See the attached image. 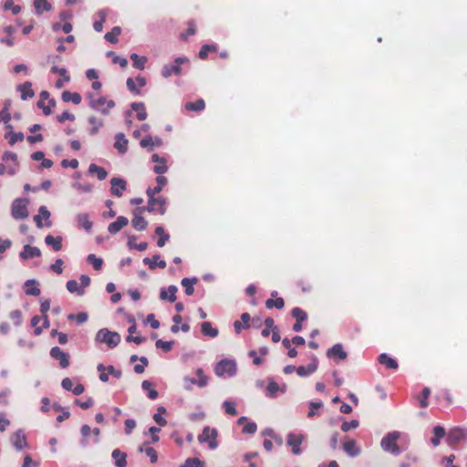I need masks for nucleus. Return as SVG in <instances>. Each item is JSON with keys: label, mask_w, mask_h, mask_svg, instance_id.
I'll return each instance as SVG.
<instances>
[{"label": "nucleus", "mask_w": 467, "mask_h": 467, "mask_svg": "<svg viewBox=\"0 0 467 467\" xmlns=\"http://www.w3.org/2000/svg\"><path fill=\"white\" fill-rule=\"evenodd\" d=\"M157 185L153 188L149 187L146 191L148 196V205L147 211L150 213L155 212V202H161V214H164L166 213V202L167 200L163 197H155L156 194L161 192L162 187L167 184V178L159 175L156 177Z\"/></svg>", "instance_id": "obj_1"}, {"label": "nucleus", "mask_w": 467, "mask_h": 467, "mask_svg": "<svg viewBox=\"0 0 467 467\" xmlns=\"http://www.w3.org/2000/svg\"><path fill=\"white\" fill-rule=\"evenodd\" d=\"M19 169V162L17 155L12 151H5L2 156V162L0 163V174L15 175Z\"/></svg>", "instance_id": "obj_2"}, {"label": "nucleus", "mask_w": 467, "mask_h": 467, "mask_svg": "<svg viewBox=\"0 0 467 467\" xmlns=\"http://www.w3.org/2000/svg\"><path fill=\"white\" fill-rule=\"evenodd\" d=\"M400 437V432L394 431L387 433L380 441L381 449L394 456H398L401 453V449L398 445V440Z\"/></svg>", "instance_id": "obj_3"}, {"label": "nucleus", "mask_w": 467, "mask_h": 467, "mask_svg": "<svg viewBox=\"0 0 467 467\" xmlns=\"http://www.w3.org/2000/svg\"><path fill=\"white\" fill-rule=\"evenodd\" d=\"M120 339V335L118 332L110 331L108 328L99 329L96 335V341L107 344L109 348H116Z\"/></svg>", "instance_id": "obj_4"}, {"label": "nucleus", "mask_w": 467, "mask_h": 467, "mask_svg": "<svg viewBox=\"0 0 467 467\" xmlns=\"http://www.w3.org/2000/svg\"><path fill=\"white\" fill-rule=\"evenodd\" d=\"M218 431L214 428L205 426L201 434L198 435V441L200 443H208L210 450H215L218 447Z\"/></svg>", "instance_id": "obj_5"}, {"label": "nucleus", "mask_w": 467, "mask_h": 467, "mask_svg": "<svg viewBox=\"0 0 467 467\" xmlns=\"http://www.w3.org/2000/svg\"><path fill=\"white\" fill-rule=\"evenodd\" d=\"M28 200L26 198H16L11 205V214L16 220H22L28 217Z\"/></svg>", "instance_id": "obj_6"}, {"label": "nucleus", "mask_w": 467, "mask_h": 467, "mask_svg": "<svg viewBox=\"0 0 467 467\" xmlns=\"http://www.w3.org/2000/svg\"><path fill=\"white\" fill-rule=\"evenodd\" d=\"M214 372L218 377H233L236 373V363L233 359H222L216 364Z\"/></svg>", "instance_id": "obj_7"}, {"label": "nucleus", "mask_w": 467, "mask_h": 467, "mask_svg": "<svg viewBox=\"0 0 467 467\" xmlns=\"http://www.w3.org/2000/svg\"><path fill=\"white\" fill-rule=\"evenodd\" d=\"M461 441L467 442V429L454 427L447 434V442L450 446H455Z\"/></svg>", "instance_id": "obj_8"}, {"label": "nucleus", "mask_w": 467, "mask_h": 467, "mask_svg": "<svg viewBox=\"0 0 467 467\" xmlns=\"http://www.w3.org/2000/svg\"><path fill=\"white\" fill-rule=\"evenodd\" d=\"M306 436L302 433L289 432L286 436V443L291 447L292 453L300 455L302 449L300 448L302 442L305 441Z\"/></svg>", "instance_id": "obj_9"}, {"label": "nucleus", "mask_w": 467, "mask_h": 467, "mask_svg": "<svg viewBox=\"0 0 467 467\" xmlns=\"http://www.w3.org/2000/svg\"><path fill=\"white\" fill-rule=\"evenodd\" d=\"M175 65H165L161 69V75L163 78H168L172 75H180L182 72L181 65L188 62V58L186 57H177L175 59Z\"/></svg>", "instance_id": "obj_10"}, {"label": "nucleus", "mask_w": 467, "mask_h": 467, "mask_svg": "<svg viewBox=\"0 0 467 467\" xmlns=\"http://www.w3.org/2000/svg\"><path fill=\"white\" fill-rule=\"evenodd\" d=\"M327 357L335 361L344 360L348 358V353L345 351L341 343L333 345L327 350Z\"/></svg>", "instance_id": "obj_11"}, {"label": "nucleus", "mask_w": 467, "mask_h": 467, "mask_svg": "<svg viewBox=\"0 0 467 467\" xmlns=\"http://www.w3.org/2000/svg\"><path fill=\"white\" fill-rule=\"evenodd\" d=\"M89 105L91 108L100 110L104 114H107L109 109L114 108L115 102L113 100H108L104 97H100L97 99H91Z\"/></svg>", "instance_id": "obj_12"}, {"label": "nucleus", "mask_w": 467, "mask_h": 467, "mask_svg": "<svg viewBox=\"0 0 467 467\" xmlns=\"http://www.w3.org/2000/svg\"><path fill=\"white\" fill-rule=\"evenodd\" d=\"M110 193L116 197H121L127 189V182L124 179L114 177L110 180Z\"/></svg>", "instance_id": "obj_13"}, {"label": "nucleus", "mask_w": 467, "mask_h": 467, "mask_svg": "<svg viewBox=\"0 0 467 467\" xmlns=\"http://www.w3.org/2000/svg\"><path fill=\"white\" fill-rule=\"evenodd\" d=\"M50 356L59 362L61 368H66L69 366V355L58 347H53L50 350Z\"/></svg>", "instance_id": "obj_14"}, {"label": "nucleus", "mask_w": 467, "mask_h": 467, "mask_svg": "<svg viewBox=\"0 0 467 467\" xmlns=\"http://www.w3.org/2000/svg\"><path fill=\"white\" fill-rule=\"evenodd\" d=\"M318 367V359L313 355L311 358V362L306 366H299L296 368V373L301 378H306L313 374L317 371Z\"/></svg>", "instance_id": "obj_15"}, {"label": "nucleus", "mask_w": 467, "mask_h": 467, "mask_svg": "<svg viewBox=\"0 0 467 467\" xmlns=\"http://www.w3.org/2000/svg\"><path fill=\"white\" fill-rule=\"evenodd\" d=\"M12 445L16 451H22L27 447L26 437L22 430H17L10 438Z\"/></svg>", "instance_id": "obj_16"}, {"label": "nucleus", "mask_w": 467, "mask_h": 467, "mask_svg": "<svg viewBox=\"0 0 467 467\" xmlns=\"http://www.w3.org/2000/svg\"><path fill=\"white\" fill-rule=\"evenodd\" d=\"M144 210H147V207L138 208L134 211V218L131 220V224L137 231H143L148 226L146 219L140 215Z\"/></svg>", "instance_id": "obj_17"}, {"label": "nucleus", "mask_w": 467, "mask_h": 467, "mask_svg": "<svg viewBox=\"0 0 467 467\" xmlns=\"http://www.w3.org/2000/svg\"><path fill=\"white\" fill-rule=\"evenodd\" d=\"M39 256H41L40 249L36 246H31L29 244L24 245L23 250L19 254V257L22 260H28Z\"/></svg>", "instance_id": "obj_18"}, {"label": "nucleus", "mask_w": 467, "mask_h": 467, "mask_svg": "<svg viewBox=\"0 0 467 467\" xmlns=\"http://www.w3.org/2000/svg\"><path fill=\"white\" fill-rule=\"evenodd\" d=\"M285 390L286 386L285 384L282 387H280L275 381L270 379L266 387L265 392L267 397L274 399L277 397L278 392L285 393Z\"/></svg>", "instance_id": "obj_19"}, {"label": "nucleus", "mask_w": 467, "mask_h": 467, "mask_svg": "<svg viewBox=\"0 0 467 467\" xmlns=\"http://www.w3.org/2000/svg\"><path fill=\"white\" fill-rule=\"evenodd\" d=\"M151 161L156 163L153 167V171L155 173L162 175L168 171L165 158L160 157L158 154H152Z\"/></svg>", "instance_id": "obj_20"}, {"label": "nucleus", "mask_w": 467, "mask_h": 467, "mask_svg": "<svg viewBox=\"0 0 467 467\" xmlns=\"http://www.w3.org/2000/svg\"><path fill=\"white\" fill-rule=\"evenodd\" d=\"M129 220L125 216H119L116 221L109 223L108 226V231L111 234H118L123 227L128 225Z\"/></svg>", "instance_id": "obj_21"}, {"label": "nucleus", "mask_w": 467, "mask_h": 467, "mask_svg": "<svg viewBox=\"0 0 467 467\" xmlns=\"http://www.w3.org/2000/svg\"><path fill=\"white\" fill-rule=\"evenodd\" d=\"M177 291L178 288L174 285H169L167 289L161 288L160 292V298L169 302H175Z\"/></svg>", "instance_id": "obj_22"}, {"label": "nucleus", "mask_w": 467, "mask_h": 467, "mask_svg": "<svg viewBox=\"0 0 467 467\" xmlns=\"http://www.w3.org/2000/svg\"><path fill=\"white\" fill-rule=\"evenodd\" d=\"M5 129L8 130L5 132V137L10 145H14L16 142H22L24 140V134L22 132H13L11 125H6Z\"/></svg>", "instance_id": "obj_23"}, {"label": "nucleus", "mask_w": 467, "mask_h": 467, "mask_svg": "<svg viewBox=\"0 0 467 467\" xmlns=\"http://www.w3.org/2000/svg\"><path fill=\"white\" fill-rule=\"evenodd\" d=\"M39 283L36 279H28L25 282V293L27 296H38L41 293Z\"/></svg>", "instance_id": "obj_24"}, {"label": "nucleus", "mask_w": 467, "mask_h": 467, "mask_svg": "<svg viewBox=\"0 0 467 467\" xmlns=\"http://www.w3.org/2000/svg\"><path fill=\"white\" fill-rule=\"evenodd\" d=\"M251 317L248 313H243L241 315V321L236 320L234 322V327L236 334H240L242 329H247L250 327Z\"/></svg>", "instance_id": "obj_25"}, {"label": "nucleus", "mask_w": 467, "mask_h": 467, "mask_svg": "<svg viewBox=\"0 0 467 467\" xmlns=\"http://www.w3.org/2000/svg\"><path fill=\"white\" fill-rule=\"evenodd\" d=\"M111 457L114 459L115 467H127V453L121 451L119 449H115L111 452Z\"/></svg>", "instance_id": "obj_26"}, {"label": "nucleus", "mask_w": 467, "mask_h": 467, "mask_svg": "<svg viewBox=\"0 0 467 467\" xmlns=\"http://www.w3.org/2000/svg\"><path fill=\"white\" fill-rule=\"evenodd\" d=\"M342 448L350 457H356L360 453V449L357 446V442L354 440L343 442Z\"/></svg>", "instance_id": "obj_27"}, {"label": "nucleus", "mask_w": 467, "mask_h": 467, "mask_svg": "<svg viewBox=\"0 0 467 467\" xmlns=\"http://www.w3.org/2000/svg\"><path fill=\"white\" fill-rule=\"evenodd\" d=\"M143 263L149 265L150 269H154L156 267L163 269L166 267V262L164 260H160L159 254L153 255L152 258L145 257L143 259Z\"/></svg>", "instance_id": "obj_28"}, {"label": "nucleus", "mask_w": 467, "mask_h": 467, "mask_svg": "<svg viewBox=\"0 0 467 467\" xmlns=\"http://www.w3.org/2000/svg\"><path fill=\"white\" fill-rule=\"evenodd\" d=\"M378 360L381 365H384L386 368L390 369H397L399 367L397 360L390 358L386 353L380 354L378 358Z\"/></svg>", "instance_id": "obj_29"}, {"label": "nucleus", "mask_w": 467, "mask_h": 467, "mask_svg": "<svg viewBox=\"0 0 467 467\" xmlns=\"http://www.w3.org/2000/svg\"><path fill=\"white\" fill-rule=\"evenodd\" d=\"M88 171L89 174L96 175L99 181L105 180L108 176V171L103 167L99 166L95 163H91L88 166Z\"/></svg>", "instance_id": "obj_30"}, {"label": "nucleus", "mask_w": 467, "mask_h": 467, "mask_svg": "<svg viewBox=\"0 0 467 467\" xmlns=\"http://www.w3.org/2000/svg\"><path fill=\"white\" fill-rule=\"evenodd\" d=\"M62 241L63 239L61 236L54 237L53 235L48 234L45 237L46 244L51 246L56 252L62 249Z\"/></svg>", "instance_id": "obj_31"}, {"label": "nucleus", "mask_w": 467, "mask_h": 467, "mask_svg": "<svg viewBox=\"0 0 467 467\" xmlns=\"http://www.w3.org/2000/svg\"><path fill=\"white\" fill-rule=\"evenodd\" d=\"M205 109V101L202 99H198L193 102H187L184 105V109L186 111H195L200 112Z\"/></svg>", "instance_id": "obj_32"}, {"label": "nucleus", "mask_w": 467, "mask_h": 467, "mask_svg": "<svg viewBox=\"0 0 467 467\" xmlns=\"http://www.w3.org/2000/svg\"><path fill=\"white\" fill-rule=\"evenodd\" d=\"M131 109L136 112V117L139 120H145L147 119L146 108L142 102L132 103Z\"/></svg>", "instance_id": "obj_33"}, {"label": "nucleus", "mask_w": 467, "mask_h": 467, "mask_svg": "<svg viewBox=\"0 0 467 467\" xmlns=\"http://www.w3.org/2000/svg\"><path fill=\"white\" fill-rule=\"evenodd\" d=\"M62 99L65 102H73L75 105L80 104L82 98L79 93L78 92H70L68 90H65L62 93Z\"/></svg>", "instance_id": "obj_34"}, {"label": "nucleus", "mask_w": 467, "mask_h": 467, "mask_svg": "<svg viewBox=\"0 0 467 467\" xmlns=\"http://www.w3.org/2000/svg\"><path fill=\"white\" fill-rule=\"evenodd\" d=\"M201 331L204 336L216 337L219 334L217 328L213 327L211 322L205 321L201 324Z\"/></svg>", "instance_id": "obj_35"}, {"label": "nucleus", "mask_w": 467, "mask_h": 467, "mask_svg": "<svg viewBox=\"0 0 467 467\" xmlns=\"http://www.w3.org/2000/svg\"><path fill=\"white\" fill-rule=\"evenodd\" d=\"M78 223L82 226L86 231H90L93 223L89 220V216L88 213H78L76 217Z\"/></svg>", "instance_id": "obj_36"}, {"label": "nucleus", "mask_w": 467, "mask_h": 467, "mask_svg": "<svg viewBox=\"0 0 467 467\" xmlns=\"http://www.w3.org/2000/svg\"><path fill=\"white\" fill-rule=\"evenodd\" d=\"M18 89L20 90L21 92V99L26 100L29 98H33L35 93L32 89V84L31 82H25L24 84L20 85L18 87Z\"/></svg>", "instance_id": "obj_37"}, {"label": "nucleus", "mask_w": 467, "mask_h": 467, "mask_svg": "<svg viewBox=\"0 0 467 467\" xmlns=\"http://www.w3.org/2000/svg\"><path fill=\"white\" fill-rule=\"evenodd\" d=\"M143 390L147 391V396L150 400H156L159 396L158 391L153 389V383L149 380H143L141 383Z\"/></svg>", "instance_id": "obj_38"}, {"label": "nucleus", "mask_w": 467, "mask_h": 467, "mask_svg": "<svg viewBox=\"0 0 467 467\" xmlns=\"http://www.w3.org/2000/svg\"><path fill=\"white\" fill-rule=\"evenodd\" d=\"M66 287L67 291L71 294L76 293L78 296H80L85 294V290L78 285V281L76 280H68L66 284Z\"/></svg>", "instance_id": "obj_39"}, {"label": "nucleus", "mask_w": 467, "mask_h": 467, "mask_svg": "<svg viewBox=\"0 0 467 467\" xmlns=\"http://www.w3.org/2000/svg\"><path fill=\"white\" fill-rule=\"evenodd\" d=\"M198 279L196 277L189 278L184 277L182 278L181 284L185 288V294L187 296H192L194 292L193 285L196 284Z\"/></svg>", "instance_id": "obj_40"}, {"label": "nucleus", "mask_w": 467, "mask_h": 467, "mask_svg": "<svg viewBox=\"0 0 467 467\" xmlns=\"http://www.w3.org/2000/svg\"><path fill=\"white\" fill-rule=\"evenodd\" d=\"M34 7L37 15H41L43 12L51 10V4L47 0H35Z\"/></svg>", "instance_id": "obj_41"}, {"label": "nucleus", "mask_w": 467, "mask_h": 467, "mask_svg": "<svg viewBox=\"0 0 467 467\" xmlns=\"http://www.w3.org/2000/svg\"><path fill=\"white\" fill-rule=\"evenodd\" d=\"M130 59L132 60L133 67L138 69H144L145 64L148 61L146 57H140L135 53L130 55Z\"/></svg>", "instance_id": "obj_42"}, {"label": "nucleus", "mask_w": 467, "mask_h": 467, "mask_svg": "<svg viewBox=\"0 0 467 467\" xmlns=\"http://www.w3.org/2000/svg\"><path fill=\"white\" fill-rule=\"evenodd\" d=\"M324 406L321 400L318 401H310L309 402V410L307 413L308 418H313L319 414V410Z\"/></svg>", "instance_id": "obj_43"}, {"label": "nucleus", "mask_w": 467, "mask_h": 467, "mask_svg": "<svg viewBox=\"0 0 467 467\" xmlns=\"http://www.w3.org/2000/svg\"><path fill=\"white\" fill-rule=\"evenodd\" d=\"M217 51V46L216 45H210V44H206V45H203L200 51H199V54H198V57L204 60L208 57V54L210 52H215Z\"/></svg>", "instance_id": "obj_44"}, {"label": "nucleus", "mask_w": 467, "mask_h": 467, "mask_svg": "<svg viewBox=\"0 0 467 467\" xmlns=\"http://www.w3.org/2000/svg\"><path fill=\"white\" fill-rule=\"evenodd\" d=\"M121 33L119 26H114L109 32L105 35V39L112 44L118 42V37Z\"/></svg>", "instance_id": "obj_45"}, {"label": "nucleus", "mask_w": 467, "mask_h": 467, "mask_svg": "<svg viewBox=\"0 0 467 467\" xmlns=\"http://www.w3.org/2000/svg\"><path fill=\"white\" fill-rule=\"evenodd\" d=\"M291 315L294 318H296V322L298 323H302L307 318L306 312L297 306L292 309Z\"/></svg>", "instance_id": "obj_46"}, {"label": "nucleus", "mask_w": 467, "mask_h": 467, "mask_svg": "<svg viewBox=\"0 0 467 467\" xmlns=\"http://www.w3.org/2000/svg\"><path fill=\"white\" fill-rule=\"evenodd\" d=\"M285 306V301L282 297H278L276 299H267L265 302V306L268 309H272L273 307H275L277 309H282Z\"/></svg>", "instance_id": "obj_47"}, {"label": "nucleus", "mask_w": 467, "mask_h": 467, "mask_svg": "<svg viewBox=\"0 0 467 467\" xmlns=\"http://www.w3.org/2000/svg\"><path fill=\"white\" fill-rule=\"evenodd\" d=\"M87 262L92 265L95 270H100L103 265V260L93 254L88 255Z\"/></svg>", "instance_id": "obj_48"}, {"label": "nucleus", "mask_w": 467, "mask_h": 467, "mask_svg": "<svg viewBox=\"0 0 467 467\" xmlns=\"http://www.w3.org/2000/svg\"><path fill=\"white\" fill-rule=\"evenodd\" d=\"M140 452H145L148 457H150V462L155 463L158 461V454L154 448L152 447H140Z\"/></svg>", "instance_id": "obj_49"}, {"label": "nucleus", "mask_w": 467, "mask_h": 467, "mask_svg": "<svg viewBox=\"0 0 467 467\" xmlns=\"http://www.w3.org/2000/svg\"><path fill=\"white\" fill-rule=\"evenodd\" d=\"M140 146H161L162 144V140L159 138L153 139L150 136L145 137L140 140Z\"/></svg>", "instance_id": "obj_50"}, {"label": "nucleus", "mask_w": 467, "mask_h": 467, "mask_svg": "<svg viewBox=\"0 0 467 467\" xmlns=\"http://www.w3.org/2000/svg\"><path fill=\"white\" fill-rule=\"evenodd\" d=\"M188 29L185 32L181 33L180 35V38L183 41H187L188 37L190 36H193L196 32L195 23L192 20L188 22Z\"/></svg>", "instance_id": "obj_51"}, {"label": "nucleus", "mask_w": 467, "mask_h": 467, "mask_svg": "<svg viewBox=\"0 0 467 467\" xmlns=\"http://www.w3.org/2000/svg\"><path fill=\"white\" fill-rule=\"evenodd\" d=\"M174 345V341H164L162 339H158L155 343L157 348H161L164 352H170Z\"/></svg>", "instance_id": "obj_52"}, {"label": "nucleus", "mask_w": 467, "mask_h": 467, "mask_svg": "<svg viewBox=\"0 0 467 467\" xmlns=\"http://www.w3.org/2000/svg\"><path fill=\"white\" fill-rule=\"evenodd\" d=\"M88 314L86 312H80L78 314H70L67 316L69 320H76L78 325H81L88 320Z\"/></svg>", "instance_id": "obj_53"}, {"label": "nucleus", "mask_w": 467, "mask_h": 467, "mask_svg": "<svg viewBox=\"0 0 467 467\" xmlns=\"http://www.w3.org/2000/svg\"><path fill=\"white\" fill-rule=\"evenodd\" d=\"M131 240H136V236L131 235L129 237L127 245L130 249H137L138 251H140V252L145 251L147 249L148 243L142 242L138 244H131Z\"/></svg>", "instance_id": "obj_54"}, {"label": "nucleus", "mask_w": 467, "mask_h": 467, "mask_svg": "<svg viewBox=\"0 0 467 467\" xmlns=\"http://www.w3.org/2000/svg\"><path fill=\"white\" fill-rule=\"evenodd\" d=\"M203 465L204 462L198 458H187L180 467H202Z\"/></svg>", "instance_id": "obj_55"}, {"label": "nucleus", "mask_w": 467, "mask_h": 467, "mask_svg": "<svg viewBox=\"0 0 467 467\" xmlns=\"http://www.w3.org/2000/svg\"><path fill=\"white\" fill-rule=\"evenodd\" d=\"M196 375L198 377L197 385L200 388H204L208 384V378L204 375L202 368H198L196 370Z\"/></svg>", "instance_id": "obj_56"}, {"label": "nucleus", "mask_w": 467, "mask_h": 467, "mask_svg": "<svg viewBox=\"0 0 467 467\" xmlns=\"http://www.w3.org/2000/svg\"><path fill=\"white\" fill-rule=\"evenodd\" d=\"M108 56L112 57V62L114 64H119L122 68H124L128 66V60L125 57L117 56L112 51L109 52Z\"/></svg>", "instance_id": "obj_57"}, {"label": "nucleus", "mask_w": 467, "mask_h": 467, "mask_svg": "<svg viewBox=\"0 0 467 467\" xmlns=\"http://www.w3.org/2000/svg\"><path fill=\"white\" fill-rule=\"evenodd\" d=\"M50 71L54 74L60 75L62 78H64L65 81L70 80V76L68 75L67 70L64 67L60 68V67H57L56 65H53Z\"/></svg>", "instance_id": "obj_58"}, {"label": "nucleus", "mask_w": 467, "mask_h": 467, "mask_svg": "<svg viewBox=\"0 0 467 467\" xmlns=\"http://www.w3.org/2000/svg\"><path fill=\"white\" fill-rule=\"evenodd\" d=\"M55 100L54 99H50L48 101V105H45V102L44 100H39L37 102V106L38 108L42 109H43V112L45 115H49L51 113V108L55 106Z\"/></svg>", "instance_id": "obj_59"}, {"label": "nucleus", "mask_w": 467, "mask_h": 467, "mask_svg": "<svg viewBox=\"0 0 467 467\" xmlns=\"http://www.w3.org/2000/svg\"><path fill=\"white\" fill-rule=\"evenodd\" d=\"M223 407L224 408L225 413H227L229 415H233V416L237 414V410L235 409L234 402L230 401V400H225L223 403Z\"/></svg>", "instance_id": "obj_60"}, {"label": "nucleus", "mask_w": 467, "mask_h": 467, "mask_svg": "<svg viewBox=\"0 0 467 467\" xmlns=\"http://www.w3.org/2000/svg\"><path fill=\"white\" fill-rule=\"evenodd\" d=\"M72 186L80 192H91L93 190V186L90 183H80V182H74Z\"/></svg>", "instance_id": "obj_61"}, {"label": "nucleus", "mask_w": 467, "mask_h": 467, "mask_svg": "<svg viewBox=\"0 0 467 467\" xmlns=\"http://www.w3.org/2000/svg\"><path fill=\"white\" fill-rule=\"evenodd\" d=\"M358 420H352L350 421H343L342 425H341V430L342 431L344 432H348V431H350L351 429H356L358 427Z\"/></svg>", "instance_id": "obj_62"}, {"label": "nucleus", "mask_w": 467, "mask_h": 467, "mask_svg": "<svg viewBox=\"0 0 467 467\" xmlns=\"http://www.w3.org/2000/svg\"><path fill=\"white\" fill-rule=\"evenodd\" d=\"M422 398L420 400V405L421 408H427L429 406L428 399L431 395V389L427 387H425L422 389Z\"/></svg>", "instance_id": "obj_63"}, {"label": "nucleus", "mask_w": 467, "mask_h": 467, "mask_svg": "<svg viewBox=\"0 0 467 467\" xmlns=\"http://www.w3.org/2000/svg\"><path fill=\"white\" fill-rule=\"evenodd\" d=\"M10 318L14 321L15 326L18 327L22 323V313L20 310H13L10 313Z\"/></svg>", "instance_id": "obj_64"}]
</instances>
